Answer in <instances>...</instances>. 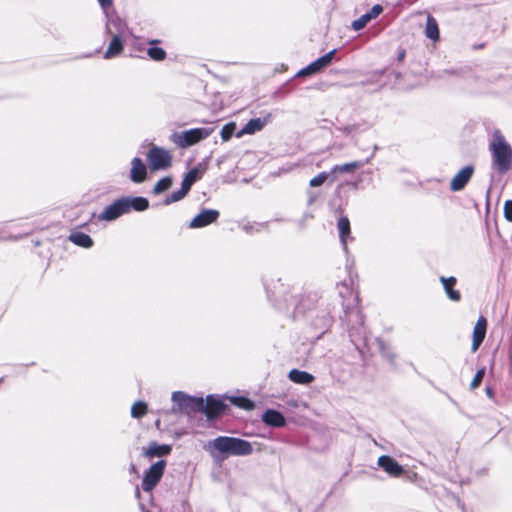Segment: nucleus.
<instances>
[{
  "label": "nucleus",
  "instance_id": "obj_1",
  "mask_svg": "<svg viewBox=\"0 0 512 512\" xmlns=\"http://www.w3.org/2000/svg\"><path fill=\"white\" fill-rule=\"evenodd\" d=\"M204 449L209 453L211 458L217 462H221L230 456H248L254 451L251 442L230 436H218L208 441Z\"/></svg>",
  "mask_w": 512,
  "mask_h": 512
},
{
  "label": "nucleus",
  "instance_id": "obj_2",
  "mask_svg": "<svg viewBox=\"0 0 512 512\" xmlns=\"http://www.w3.org/2000/svg\"><path fill=\"white\" fill-rule=\"evenodd\" d=\"M493 165L499 173L507 172L512 163V148L500 130H494L489 144Z\"/></svg>",
  "mask_w": 512,
  "mask_h": 512
},
{
  "label": "nucleus",
  "instance_id": "obj_3",
  "mask_svg": "<svg viewBox=\"0 0 512 512\" xmlns=\"http://www.w3.org/2000/svg\"><path fill=\"white\" fill-rule=\"evenodd\" d=\"M214 132V128H193L183 132H174L170 140L179 148H188L206 139Z\"/></svg>",
  "mask_w": 512,
  "mask_h": 512
},
{
  "label": "nucleus",
  "instance_id": "obj_4",
  "mask_svg": "<svg viewBox=\"0 0 512 512\" xmlns=\"http://www.w3.org/2000/svg\"><path fill=\"white\" fill-rule=\"evenodd\" d=\"M171 400L173 402L171 412L186 413L202 410L204 408V401L202 398L190 396L182 391H175L172 393Z\"/></svg>",
  "mask_w": 512,
  "mask_h": 512
},
{
  "label": "nucleus",
  "instance_id": "obj_5",
  "mask_svg": "<svg viewBox=\"0 0 512 512\" xmlns=\"http://www.w3.org/2000/svg\"><path fill=\"white\" fill-rule=\"evenodd\" d=\"M147 161L152 171L165 170L172 166V154L163 147L152 145L147 152Z\"/></svg>",
  "mask_w": 512,
  "mask_h": 512
},
{
  "label": "nucleus",
  "instance_id": "obj_6",
  "mask_svg": "<svg viewBox=\"0 0 512 512\" xmlns=\"http://www.w3.org/2000/svg\"><path fill=\"white\" fill-rule=\"evenodd\" d=\"M166 468V461L159 460L145 472L142 480V488L146 492H150L161 480Z\"/></svg>",
  "mask_w": 512,
  "mask_h": 512
},
{
  "label": "nucleus",
  "instance_id": "obj_7",
  "mask_svg": "<svg viewBox=\"0 0 512 512\" xmlns=\"http://www.w3.org/2000/svg\"><path fill=\"white\" fill-rule=\"evenodd\" d=\"M106 18L105 32L111 36H124L128 31L127 23L114 11L103 12Z\"/></svg>",
  "mask_w": 512,
  "mask_h": 512
},
{
  "label": "nucleus",
  "instance_id": "obj_8",
  "mask_svg": "<svg viewBox=\"0 0 512 512\" xmlns=\"http://www.w3.org/2000/svg\"><path fill=\"white\" fill-rule=\"evenodd\" d=\"M127 209L122 198L115 200L113 203L108 205L99 215V221H114L124 214H127Z\"/></svg>",
  "mask_w": 512,
  "mask_h": 512
},
{
  "label": "nucleus",
  "instance_id": "obj_9",
  "mask_svg": "<svg viewBox=\"0 0 512 512\" xmlns=\"http://www.w3.org/2000/svg\"><path fill=\"white\" fill-rule=\"evenodd\" d=\"M335 53L336 49H333L326 53L325 55L319 57L318 59L310 63L308 66L301 69L297 73V76H308L320 72L322 69L327 67L332 62Z\"/></svg>",
  "mask_w": 512,
  "mask_h": 512
},
{
  "label": "nucleus",
  "instance_id": "obj_10",
  "mask_svg": "<svg viewBox=\"0 0 512 512\" xmlns=\"http://www.w3.org/2000/svg\"><path fill=\"white\" fill-rule=\"evenodd\" d=\"M219 211L216 209H203L189 223V228L198 229L206 227L217 221Z\"/></svg>",
  "mask_w": 512,
  "mask_h": 512
},
{
  "label": "nucleus",
  "instance_id": "obj_11",
  "mask_svg": "<svg viewBox=\"0 0 512 512\" xmlns=\"http://www.w3.org/2000/svg\"><path fill=\"white\" fill-rule=\"evenodd\" d=\"M474 169L472 166H465L462 168L451 180L450 190L453 192L461 191L469 182L473 175Z\"/></svg>",
  "mask_w": 512,
  "mask_h": 512
},
{
  "label": "nucleus",
  "instance_id": "obj_12",
  "mask_svg": "<svg viewBox=\"0 0 512 512\" xmlns=\"http://www.w3.org/2000/svg\"><path fill=\"white\" fill-rule=\"evenodd\" d=\"M487 330V320L484 316H480L473 328V340L471 350L472 352H476L480 347L486 336Z\"/></svg>",
  "mask_w": 512,
  "mask_h": 512
},
{
  "label": "nucleus",
  "instance_id": "obj_13",
  "mask_svg": "<svg viewBox=\"0 0 512 512\" xmlns=\"http://www.w3.org/2000/svg\"><path fill=\"white\" fill-rule=\"evenodd\" d=\"M270 115L264 118H254L249 120L244 127L236 134L238 138L244 135H252L258 131H261L265 125L269 122Z\"/></svg>",
  "mask_w": 512,
  "mask_h": 512
},
{
  "label": "nucleus",
  "instance_id": "obj_14",
  "mask_svg": "<svg viewBox=\"0 0 512 512\" xmlns=\"http://www.w3.org/2000/svg\"><path fill=\"white\" fill-rule=\"evenodd\" d=\"M383 11V7L379 4L374 5L371 10L362 16H360L358 19L354 20L351 23V27L354 31H360L362 30L368 22H370L372 19H375L378 17Z\"/></svg>",
  "mask_w": 512,
  "mask_h": 512
},
{
  "label": "nucleus",
  "instance_id": "obj_15",
  "mask_svg": "<svg viewBox=\"0 0 512 512\" xmlns=\"http://www.w3.org/2000/svg\"><path fill=\"white\" fill-rule=\"evenodd\" d=\"M147 177V167L138 157H134L131 161L130 179L134 183H142Z\"/></svg>",
  "mask_w": 512,
  "mask_h": 512
},
{
  "label": "nucleus",
  "instance_id": "obj_16",
  "mask_svg": "<svg viewBox=\"0 0 512 512\" xmlns=\"http://www.w3.org/2000/svg\"><path fill=\"white\" fill-rule=\"evenodd\" d=\"M378 465L389 475L397 477L403 473V467L388 455H382L378 458Z\"/></svg>",
  "mask_w": 512,
  "mask_h": 512
},
{
  "label": "nucleus",
  "instance_id": "obj_17",
  "mask_svg": "<svg viewBox=\"0 0 512 512\" xmlns=\"http://www.w3.org/2000/svg\"><path fill=\"white\" fill-rule=\"evenodd\" d=\"M127 212L129 213L131 210L134 211H145L149 207V201L141 196H128L123 197Z\"/></svg>",
  "mask_w": 512,
  "mask_h": 512
},
{
  "label": "nucleus",
  "instance_id": "obj_18",
  "mask_svg": "<svg viewBox=\"0 0 512 512\" xmlns=\"http://www.w3.org/2000/svg\"><path fill=\"white\" fill-rule=\"evenodd\" d=\"M262 421L271 427H283L286 423L284 416L273 409H268L263 413Z\"/></svg>",
  "mask_w": 512,
  "mask_h": 512
},
{
  "label": "nucleus",
  "instance_id": "obj_19",
  "mask_svg": "<svg viewBox=\"0 0 512 512\" xmlns=\"http://www.w3.org/2000/svg\"><path fill=\"white\" fill-rule=\"evenodd\" d=\"M172 450V447L167 444H158L156 442H150L148 447L144 451V455L148 458L161 457L168 455Z\"/></svg>",
  "mask_w": 512,
  "mask_h": 512
},
{
  "label": "nucleus",
  "instance_id": "obj_20",
  "mask_svg": "<svg viewBox=\"0 0 512 512\" xmlns=\"http://www.w3.org/2000/svg\"><path fill=\"white\" fill-rule=\"evenodd\" d=\"M439 280L443 285V288L445 290L447 297L452 301L458 302L461 299V295H460L459 291L453 289L454 285L457 282L456 278L453 276H451V277L441 276Z\"/></svg>",
  "mask_w": 512,
  "mask_h": 512
},
{
  "label": "nucleus",
  "instance_id": "obj_21",
  "mask_svg": "<svg viewBox=\"0 0 512 512\" xmlns=\"http://www.w3.org/2000/svg\"><path fill=\"white\" fill-rule=\"evenodd\" d=\"M340 242L345 252H347V240L350 236V221L347 217H341L337 223Z\"/></svg>",
  "mask_w": 512,
  "mask_h": 512
},
{
  "label": "nucleus",
  "instance_id": "obj_22",
  "mask_svg": "<svg viewBox=\"0 0 512 512\" xmlns=\"http://www.w3.org/2000/svg\"><path fill=\"white\" fill-rule=\"evenodd\" d=\"M122 37L123 36H116V35L112 36V39L108 45V48L104 53L105 59L113 58V57L119 55L123 51L124 44H123Z\"/></svg>",
  "mask_w": 512,
  "mask_h": 512
},
{
  "label": "nucleus",
  "instance_id": "obj_23",
  "mask_svg": "<svg viewBox=\"0 0 512 512\" xmlns=\"http://www.w3.org/2000/svg\"><path fill=\"white\" fill-rule=\"evenodd\" d=\"M288 378L297 384H310L314 381V376L306 371L292 369L288 373Z\"/></svg>",
  "mask_w": 512,
  "mask_h": 512
},
{
  "label": "nucleus",
  "instance_id": "obj_24",
  "mask_svg": "<svg viewBox=\"0 0 512 512\" xmlns=\"http://www.w3.org/2000/svg\"><path fill=\"white\" fill-rule=\"evenodd\" d=\"M208 418H213L224 410V405L220 401L207 397L206 406L202 409Z\"/></svg>",
  "mask_w": 512,
  "mask_h": 512
},
{
  "label": "nucleus",
  "instance_id": "obj_25",
  "mask_svg": "<svg viewBox=\"0 0 512 512\" xmlns=\"http://www.w3.org/2000/svg\"><path fill=\"white\" fill-rule=\"evenodd\" d=\"M69 240L75 245L83 248H90L93 246L92 238L85 233L75 232L69 236Z\"/></svg>",
  "mask_w": 512,
  "mask_h": 512
},
{
  "label": "nucleus",
  "instance_id": "obj_26",
  "mask_svg": "<svg viewBox=\"0 0 512 512\" xmlns=\"http://www.w3.org/2000/svg\"><path fill=\"white\" fill-rule=\"evenodd\" d=\"M376 344H377V348L380 351V353L382 354V356L390 364H394L395 363V359H396V355L392 351L390 346L385 341H383L382 339H376Z\"/></svg>",
  "mask_w": 512,
  "mask_h": 512
},
{
  "label": "nucleus",
  "instance_id": "obj_27",
  "mask_svg": "<svg viewBox=\"0 0 512 512\" xmlns=\"http://www.w3.org/2000/svg\"><path fill=\"white\" fill-rule=\"evenodd\" d=\"M425 35L427 38L434 41L439 39V29L437 22L431 16L427 17Z\"/></svg>",
  "mask_w": 512,
  "mask_h": 512
},
{
  "label": "nucleus",
  "instance_id": "obj_28",
  "mask_svg": "<svg viewBox=\"0 0 512 512\" xmlns=\"http://www.w3.org/2000/svg\"><path fill=\"white\" fill-rule=\"evenodd\" d=\"M362 165L363 164L359 161H353V162H349V163H345V164H341V165H335L331 170V174L352 173L356 169L360 168Z\"/></svg>",
  "mask_w": 512,
  "mask_h": 512
},
{
  "label": "nucleus",
  "instance_id": "obj_29",
  "mask_svg": "<svg viewBox=\"0 0 512 512\" xmlns=\"http://www.w3.org/2000/svg\"><path fill=\"white\" fill-rule=\"evenodd\" d=\"M199 170L197 168L191 169L183 178L181 187L189 192L191 186L198 180Z\"/></svg>",
  "mask_w": 512,
  "mask_h": 512
},
{
  "label": "nucleus",
  "instance_id": "obj_30",
  "mask_svg": "<svg viewBox=\"0 0 512 512\" xmlns=\"http://www.w3.org/2000/svg\"><path fill=\"white\" fill-rule=\"evenodd\" d=\"M148 406L143 401H136L131 407V416L135 419H140L146 415Z\"/></svg>",
  "mask_w": 512,
  "mask_h": 512
},
{
  "label": "nucleus",
  "instance_id": "obj_31",
  "mask_svg": "<svg viewBox=\"0 0 512 512\" xmlns=\"http://www.w3.org/2000/svg\"><path fill=\"white\" fill-rule=\"evenodd\" d=\"M230 401L235 406L242 408L244 410H247V411H250V410L254 409V407H255L253 401H251L250 399H248L246 397H242V396L231 397Z\"/></svg>",
  "mask_w": 512,
  "mask_h": 512
},
{
  "label": "nucleus",
  "instance_id": "obj_32",
  "mask_svg": "<svg viewBox=\"0 0 512 512\" xmlns=\"http://www.w3.org/2000/svg\"><path fill=\"white\" fill-rule=\"evenodd\" d=\"M147 55L154 61H163L167 56L164 49L156 46L148 48Z\"/></svg>",
  "mask_w": 512,
  "mask_h": 512
},
{
  "label": "nucleus",
  "instance_id": "obj_33",
  "mask_svg": "<svg viewBox=\"0 0 512 512\" xmlns=\"http://www.w3.org/2000/svg\"><path fill=\"white\" fill-rule=\"evenodd\" d=\"M172 185V178L171 177H164L160 179L154 186L153 192L155 194H161L168 190Z\"/></svg>",
  "mask_w": 512,
  "mask_h": 512
},
{
  "label": "nucleus",
  "instance_id": "obj_34",
  "mask_svg": "<svg viewBox=\"0 0 512 512\" xmlns=\"http://www.w3.org/2000/svg\"><path fill=\"white\" fill-rule=\"evenodd\" d=\"M187 193L188 192L181 187L179 190L174 191L170 196L166 197L164 200V204L170 205L174 202H178L182 200L187 195Z\"/></svg>",
  "mask_w": 512,
  "mask_h": 512
},
{
  "label": "nucleus",
  "instance_id": "obj_35",
  "mask_svg": "<svg viewBox=\"0 0 512 512\" xmlns=\"http://www.w3.org/2000/svg\"><path fill=\"white\" fill-rule=\"evenodd\" d=\"M235 129H236L235 123H228V124L224 125L222 127L221 133H220L222 140L228 141L232 137Z\"/></svg>",
  "mask_w": 512,
  "mask_h": 512
},
{
  "label": "nucleus",
  "instance_id": "obj_36",
  "mask_svg": "<svg viewBox=\"0 0 512 512\" xmlns=\"http://www.w3.org/2000/svg\"><path fill=\"white\" fill-rule=\"evenodd\" d=\"M327 178L328 174L326 172H321L310 180L309 185L311 187H319L327 180Z\"/></svg>",
  "mask_w": 512,
  "mask_h": 512
},
{
  "label": "nucleus",
  "instance_id": "obj_37",
  "mask_svg": "<svg viewBox=\"0 0 512 512\" xmlns=\"http://www.w3.org/2000/svg\"><path fill=\"white\" fill-rule=\"evenodd\" d=\"M484 374H485V370L484 369H480L476 372V374L474 375L471 383H470V388L471 389H476L477 387L480 386L482 380H483V377H484Z\"/></svg>",
  "mask_w": 512,
  "mask_h": 512
},
{
  "label": "nucleus",
  "instance_id": "obj_38",
  "mask_svg": "<svg viewBox=\"0 0 512 512\" xmlns=\"http://www.w3.org/2000/svg\"><path fill=\"white\" fill-rule=\"evenodd\" d=\"M504 216L507 221L512 222V200L504 202Z\"/></svg>",
  "mask_w": 512,
  "mask_h": 512
},
{
  "label": "nucleus",
  "instance_id": "obj_39",
  "mask_svg": "<svg viewBox=\"0 0 512 512\" xmlns=\"http://www.w3.org/2000/svg\"><path fill=\"white\" fill-rule=\"evenodd\" d=\"M100 7L102 8L103 12H106V10H108L112 4H113V0H97Z\"/></svg>",
  "mask_w": 512,
  "mask_h": 512
},
{
  "label": "nucleus",
  "instance_id": "obj_40",
  "mask_svg": "<svg viewBox=\"0 0 512 512\" xmlns=\"http://www.w3.org/2000/svg\"><path fill=\"white\" fill-rule=\"evenodd\" d=\"M158 43H160V40H158V39H152V40L148 41V44L151 45V47Z\"/></svg>",
  "mask_w": 512,
  "mask_h": 512
},
{
  "label": "nucleus",
  "instance_id": "obj_41",
  "mask_svg": "<svg viewBox=\"0 0 512 512\" xmlns=\"http://www.w3.org/2000/svg\"><path fill=\"white\" fill-rule=\"evenodd\" d=\"M404 58V52H402L400 55H399V59H403Z\"/></svg>",
  "mask_w": 512,
  "mask_h": 512
},
{
  "label": "nucleus",
  "instance_id": "obj_42",
  "mask_svg": "<svg viewBox=\"0 0 512 512\" xmlns=\"http://www.w3.org/2000/svg\"><path fill=\"white\" fill-rule=\"evenodd\" d=\"M486 391H487L488 396H491V393H492L491 390L488 388Z\"/></svg>",
  "mask_w": 512,
  "mask_h": 512
}]
</instances>
